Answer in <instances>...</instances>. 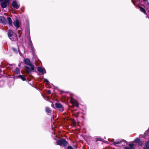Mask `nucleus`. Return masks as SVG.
<instances>
[{"mask_svg":"<svg viewBox=\"0 0 149 149\" xmlns=\"http://www.w3.org/2000/svg\"><path fill=\"white\" fill-rule=\"evenodd\" d=\"M25 64L30 66L31 70H34V66L30 61V59L28 58L25 59L24 61Z\"/></svg>","mask_w":149,"mask_h":149,"instance_id":"f257e3e1","label":"nucleus"},{"mask_svg":"<svg viewBox=\"0 0 149 149\" xmlns=\"http://www.w3.org/2000/svg\"><path fill=\"white\" fill-rule=\"evenodd\" d=\"M56 144L61 146H65V139H61L57 140L56 142Z\"/></svg>","mask_w":149,"mask_h":149,"instance_id":"f03ea898","label":"nucleus"},{"mask_svg":"<svg viewBox=\"0 0 149 149\" xmlns=\"http://www.w3.org/2000/svg\"><path fill=\"white\" fill-rule=\"evenodd\" d=\"M1 3V7L2 8H6L9 5L10 0H4Z\"/></svg>","mask_w":149,"mask_h":149,"instance_id":"7ed1b4c3","label":"nucleus"},{"mask_svg":"<svg viewBox=\"0 0 149 149\" xmlns=\"http://www.w3.org/2000/svg\"><path fill=\"white\" fill-rule=\"evenodd\" d=\"M55 106L56 108L59 109V110L60 111L62 112L64 110V107L61 103L59 102L56 103Z\"/></svg>","mask_w":149,"mask_h":149,"instance_id":"20e7f679","label":"nucleus"},{"mask_svg":"<svg viewBox=\"0 0 149 149\" xmlns=\"http://www.w3.org/2000/svg\"><path fill=\"white\" fill-rule=\"evenodd\" d=\"M14 33L11 30H8V37L12 40H14L15 38L14 37H13L12 36Z\"/></svg>","mask_w":149,"mask_h":149,"instance_id":"39448f33","label":"nucleus"},{"mask_svg":"<svg viewBox=\"0 0 149 149\" xmlns=\"http://www.w3.org/2000/svg\"><path fill=\"white\" fill-rule=\"evenodd\" d=\"M70 102L74 106L77 107H78L79 104L77 101L74 99L71 98L70 100Z\"/></svg>","mask_w":149,"mask_h":149,"instance_id":"423d86ee","label":"nucleus"},{"mask_svg":"<svg viewBox=\"0 0 149 149\" xmlns=\"http://www.w3.org/2000/svg\"><path fill=\"white\" fill-rule=\"evenodd\" d=\"M12 5L13 7L16 9H17L19 7V5H18L16 1H14L12 2Z\"/></svg>","mask_w":149,"mask_h":149,"instance_id":"0eeeda50","label":"nucleus"},{"mask_svg":"<svg viewBox=\"0 0 149 149\" xmlns=\"http://www.w3.org/2000/svg\"><path fill=\"white\" fill-rule=\"evenodd\" d=\"M0 22L4 24L7 23L6 19L3 16L0 17Z\"/></svg>","mask_w":149,"mask_h":149,"instance_id":"6e6552de","label":"nucleus"},{"mask_svg":"<svg viewBox=\"0 0 149 149\" xmlns=\"http://www.w3.org/2000/svg\"><path fill=\"white\" fill-rule=\"evenodd\" d=\"M24 67L25 68V71L26 73L27 74H29L31 71L34 70H31V68L30 69V68L27 66H25Z\"/></svg>","mask_w":149,"mask_h":149,"instance_id":"1a4fd4ad","label":"nucleus"},{"mask_svg":"<svg viewBox=\"0 0 149 149\" xmlns=\"http://www.w3.org/2000/svg\"><path fill=\"white\" fill-rule=\"evenodd\" d=\"M38 71L40 72L43 73L44 71L45 73H46V71L44 68H42L41 67H38Z\"/></svg>","mask_w":149,"mask_h":149,"instance_id":"9d476101","label":"nucleus"},{"mask_svg":"<svg viewBox=\"0 0 149 149\" xmlns=\"http://www.w3.org/2000/svg\"><path fill=\"white\" fill-rule=\"evenodd\" d=\"M45 111L47 114L49 115L52 112V110L50 109V108L48 107H45Z\"/></svg>","mask_w":149,"mask_h":149,"instance_id":"9b49d317","label":"nucleus"},{"mask_svg":"<svg viewBox=\"0 0 149 149\" xmlns=\"http://www.w3.org/2000/svg\"><path fill=\"white\" fill-rule=\"evenodd\" d=\"M14 25L17 28L19 27V24L18 20L17 19L15 22L13 23Z\"/></svg>","mask_w":149,"mask_h":149,"instance_id":"f8f14e48","label":"nucleus"},{"mask_svg":"<svg viewBox=\"0 0 149 149\" xmlns=\"http://www.w3.org/2000/svg\"><path fill=\"white\" fill-rule=\"evenodd\" d=\"M15 77L17 78H20L23 81L26 80V78L25 77H24L22 75H20L18 76H16Z\"/></svg>","mask_w":149,"mask_h":149,"instance_id":"ddd939ff","label":"nucleus"},{"mask_svg":"<svg viewBox=\"0 0 149 149\" xmlns=\"http://www.w3.org/2000/svg\"><path fill=\"white\" fill-rule=\"evenodd\" d=\"M129 147H125V149H134V145L132 144H130Z\"/></svg>","mask_w":149,"mask_h":149,"instance_id":"4468645a","label":"nucleus"},{"mask_svg":"<svg viewBox=\"0 0 149 149\" xmlns=\"http://www.w3.org/2000/svg\"><path fill=\"white\" fill-rule=\"evenodd\" d=\"M7 19L8 21V23L9 26H12V20L11 18L9 17H7Z\"/></svg>","mask_w":149,"mask_h":149,"instance_id":"2eb2a0df","label":"nucleus"},{"mask_svg":"<svg viewBox=\"0 0 149 149\" xmlns=\"http://www.w3.org/2000/svg\"><path fill=\"white\" fill-rule=\"evenodd\" d=\"M125 140H122L121 141H115L113 142V145L115 146H117V145L118 144H119L121 143L123 141H125Z\"/></svg>","mask_w":149,"mask_h":149,"instance_id":"dca6fc26","label":"nucleus"},{"mask_svg":"<svg viewBox=\"0 0 149 149\" xmlns=\"http://www.w3.org/2000/svg\"><path fill=\"white\" fill-rule=\"evenodd\" d=\"M15 72L17 74H20V70L18 68H16L15 70Z\"/></svg>","mask_w":149,"mask_h":149,"instance_id":"f3484780","label":"nucleus"},{"mask_svg":"<svg viewBox=\"0 0 149 149\" xmlns=\"http://www.w3.org/2000/svg\"><path fill=\"white\" fill-rule=\"evenodd\" d=\"M146 147L143 149H149V141L146 143Z\"/></svg>","mask_w":149,"mask_h":149,"instance_id":"a211bd4d","label":"nucleus"},{"mask_svg":"<svg viewBox=\"0 0 149 149\" xmlns=\"http://www.w3.org/2000/svg\"><path fill=\"white\" fill-rule=\"evenodd\" d=\"M140 9L141 11L143 12L144 13H146V11L142 7H140Z\"/></svg>","mask_w":149,"mask_h":149,"instance_id":"6ab92c4d","label":"nucleus"},{"mask_svg":"<svg viewBox=\"0 0 149 149\" xmlns=\"http://www.w3.org/2000/svg\"><path fill=\"white\" fill-rule=\"evenodd\" d=\"M140 140L138 138H137L134 140V141L135 142L138 143L140 142Z\"/></svg>","mask_w":149,"mask_h":149,"instance_id":"aec40b11","label":"nucleus"},{"mask_svg":"<svg viewBox=\"0 0 149 149\" xmlns=\"http://www.w3.org/2000/svg\"><path fill=\"white\" fill-rule=\"evenodd\" d=\"M12 50L13 51L16 53H17V49L15 48H13Z\"/></svg>","mask_w":149,"mask_h":149,"instance_id":"412c9836","label":"nucleus"},{"mask_svg":"<svg viewBox=\"0 0 149 149\" xmlns=\"http://www.w3.org/2000/svg\"><path fill=\"white\" fill-rule=\"evenodd\" d=\"M44 81L45 82H46V83L47 84L49 83V81H48L46 79H44Z\"/></svg>","mask_w":149,"mask_h":149,"instance_id":"4be33fe9","label":"nucleus"},{"mask_svg":"<svg viewBox=\"0 0 149 149\" xmlns=\"http://www.w3.org/2000/svg\"><path fill=\"white\" fill-rule=\"evenodd\" d=\"M68 149H74L71 146H69L68 147Z\"/></svg>","mask_w":149,"mask_h":149,"instance_id":"5701e85b","label":"nucleus"},{"mask_svg":"<svg viewBox=\"0 0 149 149\" xmlns=\"http://www.w3.org/2000/svg\"><path fill=\"white\" fill-rule=\"evenodd\" d=\"M18 33L19 34H21V31L20 30H18L17 31Z\"/></svg>","mask_w":149,"mask_h":149,"instance_id":"b1692460","label":"nucleus"},{"mask_svg":"<svg viewBox=\"0 0 149 149\" xmlns=\"http://www.w3.org/2000/svg\"><path fill=\"white\" fill-rule=\"evenodd\" d=\"M51 93V91L49 90H48L47 91V93L48 94H50Z\"/></svg>","mask_w":149,"mask_h":149,"instance_id":"393cba45","label":"nucleus"},{"mask_svg":"<svg viewBox=\"0 0 149 149\" xmlns=\"http://www.w3.org/2000/svg\"><path fill=\"white\" fill-rule=\"evenodd\" d=\"M97 141H100L101 140V139H99V138H97Z\"/></svg>","mask_w":149,"mask_h":149,"instance_id":"a878e982","label":"nucleus"},{"mask_svg":"<svg viewBox=\"0 0 149 149\" xmlns=\"http://www.w3.org/2000/svg\"><path fill=\"white\" fill-rule=\"evenodd\" d=\"M21 34H19L18 35V37L19 38H20L21 37Z\"/></svg>","mask_w":149,"mask_h":149,"instance_id":"bb28decb","label":"nucleus"},{"mask_svg":"<svg viewBox=\"0 0 149 149\" xmlns=\"http://www.w3.org/2000/svg\"><path fill=\"white\" fill-rule=\"evenodd\" d=\"M18 65H19V66H20V64H19Z\"/></svg>","mask_w":149,"mask_h":149,"instance_id":"cd10ccee","label":"nucleus"},{"mask_svg":"<svg viewBox=\"0 0 149 149\" xmlns=\"http://www.w3.org/2000/svg\"><path fill=\"white\" fill-rule=\"evenodd\" d=\"M62 93H63V92H64V91H62Z\"/></svg>","mask_w":149,"mask_h":149,"instance_id":"c85d7f7f","label":"nucleus"},{"mask_svg":"<svg viewBox=\"0 0 149 149\" xmlns=\"http://www.w3.org/2000/svg\"><path fill=\"white\" fill-rule=\"evenodd\" d=\"M54 116V114H53V116Z\"/></svg>","mask_w":149,"mask_h":149,"instance_id":"c756f323","label":"nucleus"}]
</instances>
